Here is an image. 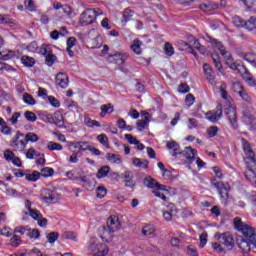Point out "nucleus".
<instances>
[{
    "label": "nucleus",
    "instance_id": "obj_16",
    "mask_svg": "<svg viewBox=\"0 0 256 256\" xmlns=\"http://www.w3.org/2000/svg\"><path fill=\"white\" fill-rule=\"evenodd\" d=\"M214 187H216V189H218L219 194L222 197V199L229 198V190L227 189V186H225V183H223V182L214 183Z\"/></svg>",
    "mask_w": 256,
    "mask_h": 256
},
{
    "label": "nucleus",
    "instance_id": "obj_51",
    "mask_svg": "<svg viewBox=\"0 0 256 256\" xmlns=\"http://www.w3.org/2000/svg\"><path fill=\"white\" fill-rule=\"evenodd\" d=\"M62 237L63 239H71V241H77V234L72 231L64 232Z\"/></svg>",
    "mask_w": 256,
    "mask_h": 256
},
{
    "label": "nucleus",
    "instance_id": "obj_38",
    "mask_svg": "<svg viewBox=\"0 0 256 256\" xmlns=\"http://www.w3.org/2000/svg\"><path fill=\"white\" fill-rule=\"evenodd\" d=\"M23 101L27 105H35V103H37V101H35V98H33V96L29 93H24Z\"/></svg>",
    "mask_w": 256,
    "mask_h": 256
},
{
    "label": "nucleus",
    "instance_id": "obj_30",
    "mask_svg": "<svg viewBox=\"0 0 256 256\" xmlns=\"http://www.w3.org/2000/svg\"><path fill=\"white\" fill-rule=\"evenodd\" d=\"M26 235L30 239H39V237H41V232L37 228H34V229L29 228L28 233H26Z\"/></svg>",
    "mask_w": 256,
    "mask_h": 256
},
{
    "label": "nucleus",
    "instance_id": "obj_59",
    "mask_svg": "<svg viewBox=\"0 0 256 256\" xmlns=\"http://www.w3.org/2000/svg\"><path fill=\"white\" fill-rule=\"evenodd\" d=\"M53 51H51V47L43 44L41 47H40V53L41 55H43L44 57L48 56L50 53H52Z\"/></svg>",
    "mask_w": 256,
    "mask_h": 256
},
{
    "label": "nucleus",
    "instance_id": "obj_18",
    "mask_svg": "<svg viewBox=\"0 0 256 256\" xmlns=\"http://www.w3.org/2000/svg\"><path fill=\"white\" fill-rule=\"evenodd\" d=\"M239 57H241V59H244V61H247L248 63H250L251 65H253V67H255L256 65V53L253 52H241L239 54Z\"/></svg>",
    "mask_w": 256,
    "mask_h": 256
},
{
    "label": "nucleus",
    "instance_id": "obj_64",
    "mask_svg": "<svg viewBox=\"0 0 256 256\" xmlns=\"http://www.w3.org/2000/svg\"><path fill=\"white\" fill-rule=\"evenodd\" d=\"M185 103L187 107H191V105L195 103V96H193V94H187L185 98Z\"/></svg>",
    "mask_w": 256,
    "mask_h": 256
},
{
    "label": "nucleus",
    "instance_id": "obj_1",
    "mask_svg": "<svg viewBox=\"0 0 256 256\" xmlns=\"http://www.w3.org/2000/svg\"><path fill=\"white\" fill-rule=\"evenodd\" d=\"M234 226L245 237L237 238V245L243 253H249L251 251V245H256V232L255 228L245 224L241 218H234Z\"/></svg>",
    "mask_w": 256,
    "mask_h": 256
},
{
    "label": "nucleus",
    "instance_id": "obj_40",
    "mask_svg": "<svg viewBox=\"0 0 256 256\" xmlns=\"http://www.w3.org/2000/svg\"><path fill=\"white\" fill-rule=\"evenodd\" d=\"M48 243L53 244L59 239V232H50L46 235Z\"/></svg>",
    "mask_w": 256,
    "mask_h": 256
},
{
    "label": "nucleus",
    "instance_id": "obj_60",
    "mask_svg": "<svg viewBox=\"0 0 256 256\" xmlns=\"http://www.w3.org/2000/svg\"><path fill=\"white\" fill-rule=\"evenodd\" d=\"M121 178L124 179L125 183V181H131L132 179H134L135 176L131 171H125L124 173L121 174Z\"/></svg>",
    "mask_w": 256,
    "mask_h": 256
},
{
    "label": "nucleus",
    "instance_id": "obj_26",
    "mask_svg": "<svg viewBox=\"0 0 256 256\" xmlns=\"http://www.w3.org/2000/svg\"><path fill=\"white\" fill-rule=\"evenodd\" d=\"M54 125L58 126L59 129L65 127V121L63 120V114L56 112L54 114Z\"/></svg>",
    "mask_w": 256,
    "mask_h": 256
},
{
    "label": "nucleus",
    "instance_id": "obj_14",
    "mask_svg": "<svg viewBox=\"0 0 256 256\" xmlns=\"http://www.w3.org/2000/svg\"><path fill=\"white\" fill-rule=\"evenodd\" d=\"M56 85L61 89H67L69 87V76L63 72L58 73L56 75Z\"/></svg>",
    "mask_w": 256,
    "mask_h": 256
},
{
    "label": "nucleus",
    "instance_id": "obj_6",
    "mask_svg": "<svg viewBox=\"0 0 256 256\" xmlns=\"http://www.w3.org/2000/svg\"><path fill=\"white\" fill-rule=\"evenodd\" d=\"M243 143V151L246 155L245 163H251L255 165V152H253V149H251V144H249V141L247 139L242 138Z\"/></svg>",
    "mask_w": 256,
    "mask_h": 256
},
{
    "label": "nucleus",
    "instance_id": "obj_7",
    "mask_svg": "<svg viewBox=\"0 0 256 256\" xmlns=\"http://www.w3.org/2000/svg\"><path fill=\"white\" fill-rule=\"evenodd\" d=\"M206 119L211 121V123H217L221 117H223V105L218 104L216 106V111H210L205 114Z\"/></svg>",
    "mask_w": 256,
    "mask_h": 256
},
{
    "label": "nucleus",
    "instance_id": "obj_31",
    "mask_svg": "<svg viewBox=\"0 0 256 256\" xmlns=\"http://www.w3.org/2000/svg\"><path fill=\"white\" fill-rule=\"evenodd\" d=\"M24 140L26 141V143H29V141L31 143H37V141H39V136L33 132H29L25 135Z\"/></svg>",
    "mask_w": 256,
    "mask_h": 256
},
{
    "label": "nucleus",
    "instance_id": "obj_12",
    "mask_svg": "<svg viewBox=\"0 0 256 256\" xmlns=\"http://www.w3.org/2000/svg\"><path fill=\"white\" fill-rule=\"evenodd\" d=\"M225 115L228 117L232 127L238 129L239 125L237 124V111L232 106H229L224 111Z\"/></svg>",
    "mask_w": 256,
    "mask_h": 256
},
{
    "label": "nucleus",
    "instance_id": "obj_44",
    "mask_svg": "<svg viewBox=\"0 0 256 256\" xmlns=\"http://www.w3.org/2000/svg\"><path fill=\"white\" fill-rule=\"evenodd\" d=\"M105 195H107V188L103 187V186H99L96 189V197L98 199H103V197H105Z\"/></svg>",
    "mask_w": 256,
    "mask_h": 256
},
{
    "label": "nucleus",
    "instance_id": "obj_49",
    "mask_svg": "<svg viewBox=\"0 0 256 256\" xmlns=\"http://www.w3.org/2000/svg\"><path fill=\"white\" fill-rule=\"evenodd\" d=\"M62 11L68 19H71V15H73V8H71L69 4H64Z\"/></svg>",
    "mask_w": 256,
    "mask_h": 256
},
{
    "label": "nucleus",
    "instance_id": "obj_62",
    "mask_svg": "<svg viewBox=\"0 0 256 256\" xmlns=\"http://www.w3.org/2000/svg\"><path fill=\"white\" fill-rule=\"evenodd\" d=\"M97 139L101 145H109V138L105 134H100L97 136Z\"/></svg>",
    "mask_w": 256,
    "mask_h": 256
},
{
    "label": "nucleus",
    "instance_id": "obj_8",
    "mask_svg": "<svg viewBox=\"0 0 256 256\" xmlns=\"http://www.w3.org/2000/svg\"><path fill=\"white\" fill-rule=\"evenodd\" d=\"M219 241L222 243V245H225L228 249V251H231L233 247H235V240L233 239V236L229 232H225L219 236Z\"/></svg>",
    "mask_w": 256,
    "mask_h": 256
},
{
    "label": "nucleus",
    "instance_id": "obj_42",
    "mask_svg": "<svg viewBox=\"0 0 256 256\" xmlns=\"http://www.w3.org/2000/svg\"><path fill=\"white\" fill-rule=\"evenodd\" d=\"M57 59V56L53 54V52H50L47 56H45V62L48 67H51L53 63H55V60Z\"/></svg>",
    "mask_w": 256,
    "mask_h": 256
},
{
    "label": "nucleus",
    "instance_id": "obj_56",
    "mask_svg": "<svg viewBox=\"0 0 256 256\" xmlns=\"http://www.w3.org/2000/svg\"><path fill=\"white\" fill-rule=\"evenodd\" d=\"M238 95H239V97H241V99H243V101H246V103H251L252 99H251V96L249 95V93H247V90L244 89Z\"/></svg>",
    "mask_w": 256,
    "mask_h": 256
},
{
    "label": "nucleus",
    "instance_id": "obj_57",
    "mask_svg": "<svg viewBox=\"0 0 256 256\" xmlns=\"http://www.w3.org/2000/svg\"><path fill=\"white\" fill-rule=\"evenodd\" d=\"M101 247H103L102 250H98L93 256H106L109 253V248L105 244H102Z\"/></svg>",
    "mask_w": 256,
    "mask_h": 256
},
{
    "label": "nucleus",
    "instance_id": "obj_24",
    "mask_svg": "<svg viewBox=\"0 0 256 256\" xmlns=\"http://www.w3.org/2000/svg\"><path fill=\"white\" fill-rule=\"evenodd\" d=\"M132 163L135 167H140L143 169H149V160H141L139 158H133Z\"/></svg>",
    "mask_w": 256,
    "mask_h": 256
},
{
    "label": "nucleus",
    "instance_id": "obj_20",
    "mask_svg": "<svg viewBox=\"0 0 256 256\" xmlns=\"http://www.w3.org/2000/svg\"><path fill=\"white\" fill-rule=\"evenodd\" d=\"M100 109H101L100 117H105V115H111V113L115 111V108L111 103L102 105Z\"/></svg>",
    "mask_w": 256,
    "mask_h": 256
},
{
    "label": "nucleus",
    "instance_id": "obj_54",
    "mask_svg": "<svg viewBox=\"0 0 256 256\" xmlns=\"http://www.w3.org/2000/svg\"><path fill=\"white\" fill-rule=\"evenodd\" d=\"M25 119H27V121H30L31 123H35V121H37V115H35V113L31 112V111H26L24 113Z\"/></svg>",
    "mask_w": 256,
    "mask_h": 256
},
{
    "label": "nucleus",
    "instance_id": "obj_19",
    "mask_svg": "<svg viewBox=\"0 0 256 256\" xmlns=\"http://www.w3.org/2000/svg\"><path fill=\"white\" fill-rule=\"evenodd\" d=\"M141 45H143V42H141V40H139L138 38L134 39L132 45L130 46L131 51H133L135 55H141L143 53Z\"/></svg>",
    "mask_w": 256,
    "mask_h": 256
},
{
    "label": "nucleus",
    "instance_id": "obj_63",
    "mask_svg": "<svg viewBox=\"0 0 256 256\" xmlns=\"http://www.w3.org/2000/svg\"><path fill=\"white\" fill-rule=\"evenodd\" d=\"M4 158L6 161H11L12 159H15V153H13V151L10 149H7L4 151Z\"/></svg>",
    "mask_w": 256,
    "mask_h": 256
},
{
    "label": "nucleus",
    "instance_id": "obj_36",
    "mask_svg": "<svg viewBox=\"0 0 256 256\" xmlns=\"http://www.w3.org/2000/svg\"><path fill=\"white\" fill-rule=\"evenodd\" d=\"M149 121V117L147 116H145L144 120H138L136 123L138 131H144Z\"/></svg>",
    "mask_w": 256,
    "mask_h": 256
},
{
    "label": "nucleus",
    "instance_id": "obj_52",
    "mask_svg": "<svg viewBox=\"0 0 256 256\" xmlns=\"http://www.w3.org/2000/svg\"><path fill=\"white\" fill-rule=\"evenodd\" d=\"M14 233H19L20 235H27V233H29V226H18L14 229Z\"/></svg>",
    "mask_w": 256,
    "mask_h": 256
},
{
    "label": "nucleus",
    "instance_id": "obj_28",
    "mask_svg": "<svg viewBox=\"0 0 256 256\" xmlns=\"http://www.w3.org/2000/svg\"><path fill=\"white\" fill-rule=\"evenodd\" d=\"M133 15H135V11L129 9V8H126L124 11H123V20H122V23H129V21H131V17H133Z\"/></svg>",
    "mask_w": 256,
    "mask_h": 256
},
{
    "label": "nucleus",
    "instance_id": "obj_10",
    "mask_svg": "<svg viewBox=\"0 0 256 256\" xmlns=\"http://www.w3.org/2000/svg\"><path fill=\"white\" fill-rule=\"evenodd\" d=\"M128 57L129 54L127 53H115L108 55V61L109 63H116V65H123Z\"/></svg>",
    "mask_w": 256,
    "mask_h": 256
},
{
    "label": "nucleus",
    "instance_id": "obj_41",
    "mask_svg": "<svg viewBox=\"0 0 256 256\" xmlns=\"http://www.w3.org/2000/svg\"><path fill=\"white\" fill-rule=\"evenodd\" d=\"M24 7L27 9V11H30V13H33L36 9L35 7V1L33 0H25L24 1Z\"/></svg>",
    "mask_w": 256,
    "mask_h": 256
},
{
    "label": "nucleus",
    "instance_id": "obj_46",
    "mask_svg": "<svg viewBox=\"0 0 256 256\" xmlns=\"http://www.w3.org/2000/svg\"><path fill=\"white\" fill-rule=\"evenodd\" d=\"M25 177L27 181L35 182L39 179V177H41V173L34 171L32 174H26Z\"/></svg>",
    "mask_w": 256,
    "mask_h": 256
},
{
    "label": "nucleus",
    "instance_id": "obj_23",
    "mask_svg": "<svg viewBox=\"0 0 256 256\" xmlns=\"http://www.w3.org/2000/svg\"><path fill=\"white\" fill-rule=\"evenodd\" d=\"M238 73L241 75L244 81H247L248 79L253 77V74H251V72H249L247 67H245L244 65L239 66Z\"/></svg>",
    "mask_w": 256,
    "mask_h": 256
},
{
    "label": "nucleus",
    "instance_id": "obj_25",
    "mask_svg": "<svg viewBox=\"0 0 256 256\" xmlns=\"http://www.w3.org/2000/svg\"><path fill=\"white\" fill-rule=\"evenodd\" d=\"M144 185L149 187V189H155L157 188V185H159V182H157L153 177L147 176L144 178Z\"/></svg>",
    "mask_w": 256,
    "mask_h": 256
},
{
    "label": "nucleus",
    "instance_id": "obj_47",
    "mask_svg": "<svg viewBox=\"0 0 256 256\" xmlns=\"http://www.w3.org/2000/svg\"><path fill=\"white\" fill-rule=\"evenodd\" d=\"M217 133H219V127L218 126H210V127L207 128L208 137H216Z\"/></svg>",
    "mask_w": 256,
    "mask_h": 256
},
{
    "label": "nucleus",
    "instance_id": "obj_21",
    "mask_svg": "<svg viewBox=\"0 0 256 256\" xmlns=\"http://www.w3.org/2000/svg\"><path fill=\"white\" fill-rule=\"evenodd\" d=\"M199 9L203 11L204 13H207L209 11H215V9H219V4L217 3H208V4H200Z\"/></svg>",
    "mask_w": 256,
    "mask_h": 256
},
{
    "label": "nucleus",
    "instance_id": "obj_33",
    "mask_svg": "<svg viewBox=\"0 0 256 256\" xmlns=\"http://www.w3.org/2000/svg\"><path fill=\"white\" fill-rule=\"evenodd\" d=\"M245 29H248V31H253V29H256V18L250 17L249 20L245 22Z\"/></svg>",
    "mask_w": 256,
    "mask_h": 256
},
{
    "label": "nucleus",
    "instance_id": "obj_50",
    "mask_svg": "<svg viewBox=\"0 0 256 256\" xmlns=\"http://www.w3.org/2000/svg\"><path fill=\"white\" fill-rule=\"evenodd\" d=\"M22 241L21 238L18 235H14L11 239H10V245L11 247H19L21 245Z\"/></svg>",
    "mask_w": 256,
    "mask_h": 256
},
{
    "label": "nucleus",
    "instance_id": "obj_48",
    "mask_svg": "<svg viewBox=\"0 0 256 256\" xmlns=\"http://www.w3.org/2000/svg\"><path fill=\"white\" fill-rule=\"evenodd\" d=\"M29 215L30 217H32V219H34V221H38L39 219H41V217H43V214H41V212L37 209L30 210Z\"/></svg>",
    "mask_w": 256,
    "mask_h": 256
},
{
    "label": "nucleus",
    "instance_id": "obj_3",
    "mask_svg": "<svg viewBox=\"0 0 256 256\" xmlns=\"http://www.w3.org/2000/svg\"><path fill=\"white\" fill-rule=\"evenodd\" d=\"M99 15H103V10L100 8H88L80 15V23L81 25H92L95 23V19L99 17Z\"/></svg>",
    "mask_w": 256,
    "mask_h": 256
},
{
    "label": "nucleus",
    "instance_id": "obj_5",
    "mask_svg": "<svg viewBox=\"0 0 256 256\" xmlns=\"http://www.w3.org/2000/svg\"><path fill=\"white\" fill-rule=\"evenodd\" d=\"M21 137H25V134L21 133V131H17L15 136L10 141V147L14 151H23L25 147H27V142L24 139H21Z\"/></svg>",
    "mask_w": 256,
    "mask_h": 256
},
{
    "label": "nucleus",
    "instance_id": "obj_11",
    "mask_svg": "<svg viewBox=\"0 0 256 256\" xmlns=\"http://www.w3.org/2000/svg\"><path fill=\"white\" fill-rule=\"evenodd\" d=\"M247 165V170L245 172V178L248 181H251L252 185L256 187V160H255V165L251 163H246Z\"/></svg>",
    "mask_w": 256,
    "mask_h": 256
},
{
    "label": "nucleus",
    "instance_id": "obj_22",
    "mask_svg": "<svg viewBox=\"0 0 256 256\" xmlns=\"http://www.w3.org/2000/svg\"><path fill=\"white\" fill-rule=\"evenodd\" d=\"M142 235L145 237H153L155 236V226L152 224H147L142 228Z\"/></svg>",
    "mask_w": 256,
    "mask_h": 256
},
{
    "label": "nucleus",
    "instance_id": "obj_53",
    "mask_svg": "<svg viewBox=\"0 0 256 256\" xmlns=\"http://www.w3.org/2000/svg\"><path fill=\"white\" fill-rule=\"evenodd\" d=\"M232 89L234 93H237L239 95L245 88L243 87V84H241V82H234L232 84Z\"/></svg>",
    "mask_w": 256,
    "mask_h": 256
},
{
    "label": "nucleus",
    "instance_id": "obj_34",
    "mask_svg": "<svg viewBox=\"0 0 256 256\" xmlns=\"http://www.w3.org/2000/svg\"><path fill=\"white\" fill-rule=\"evenodd\" d=\"M84 123L86 127H101V123L97 120H92L89 117L84 118Z\"/></svg>",
    "mask_w": 256,
    "mask_h": 256
},
{
    "label": "nucleus",
    "instance_id": "obj_4",
    "mask_svg": "<svg viewBox=\"0 0 256 256\" xmlns=\"http://www.w3.org/2000/svg\"><path fill=\"white\" fill-rule=\"evenodd\" d=\"M119 229H121L119 217L112 215L107 219L106 226H102L100 231L102 235H109L115 233V231H119Z\"/></svg>",
    "mask_w": 256,
    "mask_h": 256
},
{
    "label": "nucleus",
    "instance_id": "obj_39",
    "mask_svg": "<svg viewBox=\"0 0 256 256\" xmlns=\"http://www.w3.org/2000/svg\"><path fill=\"white\" fill-rule=\"evenodd\" d=\"M220 95L225 101H229V93H227V84L222 83L220 86Z\"/></svg>",
    "mask_w": 256,
    "mask_h": 256
},
{
    "label": "nucleus",
    "instance_id": "obj_58",
    "mask_svg": "<svg viewBox=\"0 0 256 256\" xmlns=\"http://www.w3.org/2000/svg\"><path fill=\"white\" fill-rule=\"evenodd\" d=\"M41 173L43 177H51L55 173V170H53V168L45 167L41 170Z\"/></svg>",
    "mask_w": 256,
    "mask_h": 256
},
{
    "label": "nucleus",
    "instance_id": "obj_35",
    "mask_svg": "<svg viewBox=\"0 0 256 256\" xmlns=\"http://www.w3.org/2000/svg\"><path fill=\"white\" fill-rule=\"evenodd\" d=\"M47 148L49 151H62L63 150V145L57 143V142H49Z\"/></svg>",
    "mask_w": 256,
    "mask_h": 256
},
{
    "label": "nucleus",
    "instance_id": "obj_2",
    "mask_svg": "<svg viewBox=\"0 0 256 256\" xmlns=\"http://www.w3.org/2000/svg\"><path fill=\"white\" fill-rule=\"evenodd\" d=\"M210 41L211 43H214L215 47H217V49L220 51L222 57H224L226 61V65H228V67L232 69V71H238L241 65L235 63V61L233 60V56H231V54L227 52V50H225V46H223V43L217 41V39L215 38H212Z\"/></svg>",
    "mask_w": 256,
    "mask_h": 256
},
{
    "label": "nucleus",
    "instance_id": "obj_29",
    "mask_svg": "<svg viewBox=\"0 0 256 256\" xmlns=\"http://www.w3.org/2000/svg\"><path fill=\"white\" fill-rule=\"evenodd\" d=\"M109 171H111V168L109 166H102L96 175L98 179H103L109 175Z\"/></svg>",
    "mask_w": 256,
    "mask_h": 256
},
{
    "label": "nucleus",
    "instance_id": "obj_27",
    "mask_svg": "<svg viewBox=\"0 0 256 256\" xmlns=\"http://www.w3.org/2000/svg\"><path fill=\"white\" fill-rule=\"evenodd\" d=\"M243 121L246 123V125L251 126L253 123L256 122V117L255 115L249 113V112H244L243 113Z\"/></svg>",
    "mask_w": 256,
    "mask_h": 256
},
{
    "label": "nucleus",
    "instance_id": "obj_45",
    "mask_svg": "<svg viewBox=\"0 0 256 256\" xmlns=\"http://www.w3.org/2000/svg\"><path fill=\"white\" fill-rule=\"evenodd\" d=\"M13 21L7 14H0V25H11Z\"/></svg>",
    "mask_w": 256,
    "mask_h": 256
},
{
    "label": "nucleus",
    "instance_id": "obj_9",
    "mask_svg": "<svg viewBox=\"0 0 256 256\" xmlns=\"http://www.w3.org/2000/svg\"><path fill=\"white\" fill-rule=\"evenodd\" d=\"M204 77L210 83V85H217L215 81V71H213V67L209 63H205L203 65Z\"/></svg>",
    "mask_w": 256,
    "mask_h": 256
},
{
    "label": "nucleus",
    "instance_id": "obj_43",
    "mask_svg": "<svg viewBox=\"0 0 256 256\" xmlns=\"http://www.w3.org/2000/svg\"><path fill=\"white\" fill-rule=\"evenodd\" d=\"M107 160L111 161V163H115L117 165H119V163H121V157H119V155H117V154L108 153Z\"/></svg>",
    "mask_w": 256,
    "mask_h": 256
},
{
    "label": "nucleus",
    "instance_id": "obj_61",
    "mask_svg": "<svg viewBox=\"0 0 256 256\" xmlns=\"http://www.w3.org/2000/svg\"><path fill=\"white\" fill-rule=\"evenodd\" d=\"M233 23H234V25H236V27H245L246 21L243 20L241 17L236 16L233 19Z\"/></svg>",
    "mask_w": 256,
    "mask_h": 256
},
{
    "label": "nucleus",
    "instance_id": "obj_15",
    "mask_svg": "<svg viewBox=\"0 0 256 256\" xmlns=\"http://www.w3.org/2000/svg\"><path fill=\"white\" fill-rule=\"evenodd\" d=\"M180 155L186 157L187 163H193L195 161V156L197 155V150L191 147H186L185 150L180 152Z\"/></svg>",
    "mask_w": 256,
    "mask_h": 256
},
{
    "label": "nucleus",
    "instance_id": "obj_17",
    "mask_svg": "<svg viewBox=\"0 0 256 256\" xmlns=\"http://www.w3.org/2000/svg\"><path fill=\"white\" fill-rule=\"evenodd\" d=\"M167 149H172V156L177 157V155L181 154V146L179 143H177L175 140L168 141L167 144Z\"/></svg>",
    "mask_w": 256,
    "mask_h": 256
},
{
    "label": "nucleus",
    "instance_id": "obj_55",
    "mask_svg": "<svg viewBox=\"0 0 256 256\" xmlns=\"http://www.w3.org/2000/svg\"><path fill=\"white\" fill-rule=\"evenodd\" d=\"M164 51H165L166 55H168V57H171V55H174V53H175L173 45H171V43H169V42L165 43Z\"/></svg>",
    "mask_w": 256,
    "mask_h": 256
},
{
    "label": "nucleus",
    "instance_id": "obj_37",
    "mask_svg": "<svg viewBox=\"0 0 256 256\" xmlns=\"http://www.w3.org/2000/svg\"><path fill=\"white\" fill-rule=\"evenodd\" d=\"M27 159H35V157H41V153L37 152L35 148H29L26 153Z\"/></svg>",
    "mask_w": 256,
    "mask_h": 256
},
{
    "label": "nucleus",
    "instance_id": "obj_32",
    "mask_svg": "<svg viewBox=\"0 0 256 256\" xmlns=\"http://www.w3.org/2000/svg\"><path fill=\"white\" fill-rule=\"evenodd\" d=\"M21 61L25 67H33L35 65V58L29 56H22Z\"/></svg>",
    "mask_w": 256,
    "mask_h": 256
},
{
    "label": "nucleus",
    "instance_id": "obj_13",
    "mask_svg": "<svg viewBox=\"0 0 256 256\" xmlns=\"http://www.w3.org/2000/svg\"><path fill=\"white\" fill-rule=\"evenodd\" d=\"M43 195L42 199L45 203H56L57 199H59L56 190L45 189Z\"/></svg>",
    "mask_w": 256,
    "mask_h": 256
}]
</instances>
